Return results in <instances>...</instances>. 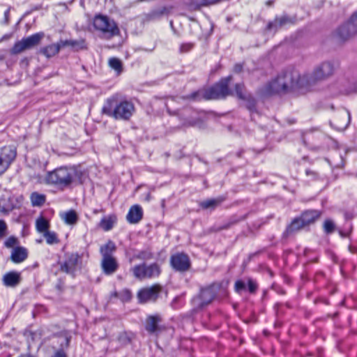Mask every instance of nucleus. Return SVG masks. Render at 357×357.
<instances>
[{
    "label": "nucleus",
    "mask_w": 357,
    "mask_h": 357,
    "mask_svg": "<svg viewBox=\"0 0 357 357\" xmlns=\"http://www.w3.org/2000/svg\"><path fill=\"white\" fill-rule=\"evenodd\" d=\"M301 75L296 70H289L279 74L261 89L264 96L305 91Z\"/></svg>",
    "instance_id": "f257e3e1"
},
{
    "label": "nucleus",
    "mask_w": 357,
    "mask_h": 357,
    "mask_svg": "<svg viewBox=\"0 0 357 357\" xmlns=\"http://www.w3.org/2000/svg\"><path fill=\"white\" fill-rule=\"evenodd\" d=\"M82 172L75 166H63L48 172L45 176V183L59 189L69 188L72 184L79 182Z\"/></svg>",
    "instance_id": "f03ea898"
},
{
    "label": "nucleus",
    "mask_w": 357,
    "mask_h": 357,
    "mask_svg": "<svg viewBox=\"0 0 357 357\" xmlns=\"http://www.w3.org/2000/svg\"><path fill=\"white\" fill-rule=\"evenodd\" d=\"M135 111L134 105L128 100L117 102L115 97L107 99L102 109V113L115 119L128 120Z\"/></svg>",
    "instance_id": "7ed1b4c3"
},
{
    "label": "nucleus",
    "mask_w": 357,
    "mask_h": 357,
    "mask_svg": "<svg viewBox=\"0 0 357 357\" xmlns=\"http://www.w3.org/2000/svg\"><path fill=\"white\" fill-rule=\"evenodd\" d=\"M231 78V76L223 78L208 89L194 92L188 98L194 100L197 99L199 96H202L206 100L225 98L227 96L232 94L228 88Z\"/></svg>",
    "instance_id": "20e7f679"
},
{
    "label": "nucleus",
    "mask_w": 357,
    "mask_h": 357,
    "mask_svg": "<svg viewBox=\"0 0 357 357\" xmlns=\"http://www.w3.org/2000/svg\"><path fill=\"white\" fill-rule=\"evenodd\" d=\"M335 70V66L331 61H324L318 66L310 74L301 75L305 91L315 84L318 81L325 79L331 76Z\"/></svg>",
    "instance_id": "39448f33"
},
{
    "label": "nucleus",
    "mask_w": 357,
    "mask_h": 357,
    "mask_svg": "<svg viewBox=\"0 0 357 357\" xmlns=\"http://www.w3.org/2000/svg\"><path fill=\"white\" fill-rule=\"evenodd\" d=\"M93 26L100 33V36L104 39L109 40L120 34V29L116 22L106 15H96L93 19Z\"/></svg>",
    "instance_id": "423d86ee"
},
{
    "label": "nucleus",
    "mask_w": 357,
    "mask_h": 357,
    "mask_svg": "<svg viewBox=\"0 0 357 357\" xmlns=\"http://www.w3.org/2000/svg\"><path fill=\"white\" fill-rule=\"evenodd\" d=\"M44 36L45 34L43 32H39L22 38L21 40L15 43L11 49V53L18 54L26 50H30L38 46Z\"/></svg>",
    "instance_id": "0eeeda50"
},
{
    "label": "nucleus",
    "mask_w": 357,
    "mask_h": 357,
    "mask_svg": "<svg viewBox=\"0 0 357 357\" xmlns=\"http://www.w3.org/2000/svg\"><path fill=\"white\" fill-rule=\"evenodd\" d=\"M134 276L139 280L151 278L159 275L160 267L156 264L146 266L144 264L137 265L132 268Z\"/></svg>",
    "instance_id": "6e6552de"
},
{
    "label": "nucleus",
    "mask_w": 357,
    "mask_h": 357,
    "mask_svg": "<svg viewBox=\"0 0 357 357\" xmlns=\"http://www.w3.org/2000/svg\"><path fill=\"white\" fill-rule=\"evenodd\" d=\"M16 150L10 146L0 149V176L3 174L16 158Z\"/></svg>",
    "instance_id": "1a4fd4ad"
},
{
    "label": "nucleus",
    "mask_w": 357,
    "mask_h": 357,
    "mask_svg": "<svg viewBox=\"0 0 357 357\" xmlns=\"http://www.w3.org/2000/svg\"><path fill=\"white\" fill-rule=\"evenodd\" d=\"M357 36V31L349 21L340 25L334 32L335 38L340 43H344Z\"/></svg>",
    "instance_id": "9d476101"
},
{
    "label": "nucleus",
    "mask_w": 357,
    "mask_h": 357,
    "mask_svg": "<svg viewBox=\"0 0 357 357\" xmlns=\"http://www.w3.org/2000/svg\"><path fill=\"white\" fill-rule=\"evenodd\" d=\"M81 257L77 253H72L66 256L65 261L61 264V271L74 275L75 273L80 268Z\"/></svg>",
    "instance_id": "9b49d317"
},
{
    "label": "nucleus",
    "mask_w": 357,
    "mask_h": 357,
    "mask_svg": "<svg viewBox=\"0 0 357 357\" xmlns=\"http://www.w3.org/2000/svg\"><path fill=\"white\" fill-rule=\"evenodd\" d=\"M215 293L213 287H208L201 290L199 294L192 299L194 305L198 308L209 304L214 298Z\"/></svg>",
    "instance_id": "f8f14e48"
},
{
    "label": "nucleus",
    "mask_w": 357,
    "mask_h": 357,
    "mask_svg": "<svg viewBox=\"0 0 357 357\" xmlns=\"http://www.w3.org/2000/svg\"><path fill=\"white\" fill-rule=\"evenodd\" d=\"M350 113L348 110H340L331 121V125L338 130H345L350 123Z\"/></svg>",
    "instance_id": "ddd939ff"
},
{
    "label": "nucleus",
    "mask_w": 357,
    "mask_h": 357,
    "mask_svg": "<svg viewBox=\"0 0 357 357\" xmlns=\"http://www.w3.org/2000/svg\"><path fill=\"white\" fill-rule=\"evenodd\" d=\"M171 264L172 267L180 272H185L190 267V261L188 255L179 253L172 256Z\"/></svg>",
    "instance_id": "4468645a"
},
{
    "label": "nucleus",
    "mask_w": 357,
    "mask_h": 357,
    "mask_svg": "<svg viewBox=\"0 0 357 357\" xmlns=\"http://www.w3.org/2000/svg\"><path fill=\"white\" fill-rule=\"evenodd\" d=\"M161 288L158 285H154L141 289L137 294L138 298L141 303L155 301L158 297Z\"/></svg>",
    "instance_id": "2eb2a0df"
},
{
    "label": "nucleus",
    "mask_w": 357,
    "mask_h": 357,
    "mask_svg": "<svg viewBox=\"0 0 357 357\" xmlns=\"http://www.w3.org/2000/svg\"><path fill=\"white\" fill-rule=\"evenodd\" d=\"M295 17H289L287 15H283L280 17H276L273 21L270 22L267 25V30L277 31L278 29L284 26L287 24H294Z\"/></svg>",
    "instance_id": "dca6fc26"
},
{
    "label": "nucleus",
    "mask_w": 357,
    "mask_h": 357,
    "mask_svg": "<svg viewBox=\"0 0 357 357\" xmlns=\"http://www.w3.org/2000/svg\"><path fill=\"white\" fill-rule=\"evenodd\" d=\"M142 216L143 211L142 207L139 205H134L130 208L126 219L128 222L136 224L142 220Z\"/></svg>",
    "instance_id": "f3484780"
},
{
    "label": "nucleus",
    "mask_w": 357,
    "mask_h": 357,
    "mask_svg": "<svg viewBox=\"0 0 357 357\" xmlns=\"http://www.w3.org/2000/svg\"><path fill=\"white\" fill-rule=\"evenodd\" d=\"M101 267L105 274L112 275L117 270L118 263L114 257L102 258Z\"/></svg>",
    "instance_id": "a211bd4d"
},
{
    "label": "nucleus",
    "mask_w": 357,
    "mask_h": 357,
    "mask_svg": "<svg viewBox=\"0 0 357 357\" xmlns=\"http://www.w3.org/2000/svg\"><path fill=\"white\" fill-rule=\"evenodd\" d=\"M28 256L27 250L23 247H16L11 252L10 259L15 263L24 261Z\"/></svg>",
    "instance_id": "6ab92c4d"
},
{
    "label": "nucleus",
    "mask_w": 357,
    "mask_h": 357,
    "mask_svg": "<svg viewBox=\"0 0 357 357\" xmlns=\"http://www.w3.org/2000/svg\"><path fill=\"white\" fill-rule=\"evenodd\" d=\"M321 213L317 210L306 211L301 215V218L306 226L314 223L319 217Z\"/></svg>",
    "instance_id": "aec40b11"
},
{
    "label": "nucleus",
    "mask_w": 357,
    "mask_h": 357,
    "mask_svg": "<svg viewBox=\"0 0 357 357\" xmlns=\"http://www.w3.org/2000/svg\"><path fill=\"white\" fill-rule=\"evenodd\" d=\"M3 281L7 287H15L20 282V275L17 272H9L4 275Z\"/></svg>",
    "instance_id": "412c9836"
},
{
    "label": "nucleus",
    "mask_w": 357,
    "mask_h": 357,
    "mask_svg": "<svg viewBox=\"0 0 357 357\" xmlns=\"http://www.w3.org/2000/svg\"><path fill=\"white\" fill-rule=\"evenodd\" d=\"M160 321V317L159 316H149L146 321V330L151 333L156 332L159 329L158 323Z\"/></svg>",
    "instance_id": "4be33fe9"
},
{
    "label": "nucleus",
    "mask_w": 357,
    "mask_h": 357,
    "mask_svg": "<svg viewBox=\"0 0 357 357\" xmlns=\"http://www.w3.org/2000/svg\"><path fill=\"white\" fill-rule=\"evenodd\" d=\"M60 51L59 46L57 43L47 45L41 48L40 52L45 56L47 58H51L57 54Z\"/></svg>",
    "instance_id": "5701e85b"
},
{
    "label": "nucleus",
    "mask_w": 357,
    "mask_h": 357,
    "mask_svg": "<svg viewBox=\"0 0 357 357\" xmlns=\"http://www.w3.org/2000/svg\"><path fill=\"white\" fill-rule=\"evenodd\" d=\"M116 246L114 243L109 241L105 245L100 247V253L102 258L113 257L112 254L115 251Z\"/></svg>",
    "instance_id": "b1692460"
},
{
    "label": "nucleus",
    "mask_w": 357,
    "mask_h": 357,
    "mask_svg": "<svg viewBox=\"0 0 357 357\" xmlns=\"http://www.w3.org/2000/svg\"><path fill=\"white\" fill-rule=\"evenodd\" d=\"M305 224L303 221L301 217L295 218L291 223V225L287 227V232H294L300 230L301 229L305 227Z\"/></svg>",
    "instance_id": "393cba45"
},
{
    "label": "nucleus",
    "mask_w": 357,
    "mask_h": 357,
    "mask_svg": "<svg viewBox=\"0 0 357 357\" xmlns=\"http://www.w3.org/2000/svg\"><path fill=\"white\" fill-rule=\"evenodd\" d=\"M223 201L222 198H217L213 199H208L201 202L200 206L204 209H213L220 204Z\"/></svg>",
    "instance_id": "a878e982"
},
{
    "label": "nucleus",
    "mask_w": 357,
    "mask_h": 357,
    "mask_svg": "<svg viewBox=\"0 0 357 357\" xmlns=\"http://www.w3.org/2000/svg\"><path fill=\"white\" fill-rule=\"evenodd\" d=\"M62 218L66 224L74 225L77 221V215L75 211H69L61 215Z\"/></svg>",
    "instance_id": "bb28decb"
},
{
    "label": "nucleus",
    "mask_w": 357,
    "mask_h": 357,
    "mask_svg": "<svg viewBox=\"0 0 357 357\" xmlns=\"http://www.w3.org/2000/svg\"><path fill=\"white\" fill-rule=\"evenodd\" d=\"M112 297L119 298L123 302H126L130 300L132 294L128 289H123L120 292L114 291L111 295Z\"/></svg>",
    "instance_id": "cd10ccee"
},
{
    "label": "nucleus",
    "mask_w": 357,
    "mask_h": 357,
    "mask_svg": "<svg viewBox=\"0 0 357 357\" xmlns=\"http://www.w3.org/2000/svg\"><path fill=\"white\" fill-rule=\"evenodd\" d=\"M36 226L38 231L45 234L48 231L50 225L47 220L41 217L36 220Z\"/></svg>",
    "instance_id": "c85d7f7f"
},
{
    "label": "nucleus",
    "mask_w": 357,
    "mask_h": 357,
    "mask_svg": "<svg viewBox=\"0 0 357 357\" xmlns=\"http://www.w3.org/2000/svg\"><path fill=\"white\" fill-rule=\"evenodd\" d=\"M116 222V218L110 216L109 218H105L102 219L100 225V227L105 230V231H109L110 230Z\"/></svg>",
    "instance_id": "c756f323"
},
{
    "label": "nucleus",
    "mask_w": 357,
    "mask_h": 357,
    "mask_svg": "<svg viewBox=\"0 0 357 357\" xmlns=\"http://www.w3.org/2000/svg\"><path fill=\"white\" fill-rule=\"evenodd\" d=\"M31 201L33 206H42L45 202V196L38 192H33L31 195Z\"/></svg>",
    "instance_id": "7c9ffc66"
},
{
    "label": "nucleus",
    "mask_w": 357,
    "mask_h": 357,
    "mask_svg": "<svg viewBox=\"0 0 357 357\" xmlns=\"http://www.w3.org/2000/svg\"><path fill=\"white\" fill-rule=\"evenodd\" d=\"M165 10V9L161 10H154L150 13L144 15L143 22H149L160 18L164 14Z\"/></svg>",
    "instance_id": "2f4dec72"
},
{
    "label": "nucleus",
    "mask_w": 357,
    "mask_h": 357,
    "mask_svg": "<svg viewBox=\"0 0 357 357\" xmlns=\"http://www.w3.org/2000/svg\"><path fill=\"white\" fill-rule=\"evenodd\" d=\"M109 65L112 69L115 70L118 73H120L122 70L121 61L117 58L109 59Z\"/></svg>",
    "instance_id": "473e14b6"
},
{
    "label": "nucleus",
    "mask_w": 357,
    "mask_h": 357,
    "mask_svg": "<svg viewBox=\"0 0 357 357\" xmlns=\"http://www.w3.org/2000/svg\"><path fill=\"white\" fill-rule=\"evenodd\" d=\"M323 227L324 231L328 234L333 233L335 229V225L331 219L326 220L324 222Z\"/></svg>",
    "instance_id": "72a5a7b5"
},
{
    "label": "nucleus",
    "mask_w": 357,
    "mask_h": 357,
    "mask_svg": "<svg viewBox=\"0 0 357 357\" xmlns=\"http://www.w3.org/2000/svg\"><path fill=\"white\" fill-rule=\"evenodd\" d=\"M44 236L48 244H54L57 243L59 242L56 235L54 232L47 231L44 234Z\"/></svg>",
    "instance_id": "f704fd0d"
},
{
    "label": "nucleus",
    "mask_w": 357,
    "mask_h": 357,
    "mask_svg": "<svg viewBox=\"0 0 357 357\" xmlns=\"http://www.w3.org/2000/svg\"><path fill=\"white\" fill-rule=\"evenodd\" d=\"M70 47L76 51L86 48L85 41L84 40H72Z\"/></svg>",
    "instance_id": "c9c22d12"
},
{
    "label": "nucleus",
    "mask_w": 357,
    "mask_h": 357,
    "mask_svg": "<svg viewBox=\"0 0 357 357\" xmlns=\"http://www.w3.org/2000/svg\"><path fill=\"white\" fill-rule=\"evenodd\" d=\"M136 257L139 259L147 260L153 258V254L149 250H143L139 252Z\"/></svg>",
    "instance_id": "e433bc0d"
},
{
    "label": "nucleus",
    "mask_w": 357,
    "mask_h": 357,
    "mask_svg": "<svg viewBox=\"0 0 357 357\" xmlns=\"http://www.w3.org/2000/svg\"><path fill=\"white\" fill-rule=\"evenodd\" d=\"M18 240L15 236H10L8 238V239L5 241L4 245L8 248H13L14 246L17 245L18 244Z\"/></svg>",
    "instance_id": "4c0bfd02"
},
{
    "label": "nucleus",
    "mask_w": 357,
    "mask_h": 357,
    "mask_svg": "<svg viewBox=\"0 0 357 357\" xmlns=\"http://www.w3.org/2000/svg\"><path fill=\"white\" fill-rule=\"evenodd\" d=\"M243 89L244 86L243 84H236L235 86V92L240 99L245 98V96L243 93Z\"/></svg>",
    "instance_id": "58836bf2"
},
{
    "label": "nucleus",
    "mask_w": 357,
    "mask_h": 357,
    "mask_svg": "<svg viewBox=\"0 0 357 357\" xmlns=\"http://www.w3.org/2000/svg\"><path fill=\"white\" fill-rule=\"evenodd\" d=\"M194 45L191 43H183L180 46L179 51L181 53H186L191 50Z\"/></svg>",
    "instance_id": "ea45409f"
},
{
    "label": "nucleus",
    "mask_w": 357,
    "mask_h": 357,
    "mask_svg": "<svg viewBox=\"0 0 357 357\" xmlns=\"http://www.w3.org/2000/svg\"><path fill=\"white\" fill-rule=\"evenodd\" d=\"M246 288V285L244 282L241 280H237L235 282V290L236 292L240 293L242 291L245 290Z\"/></svg>",
    "instance_id": "a19ab883"
},
{
    "label": "nucleus",
    "mask_w": 357,
    "mask_h": 357,
    "mask_svg": "<svg viewBox=\"0 0 357 357\" xmlns=\"http://www.w3.org/2000/svg\"><path fill=\"white\" fill-rule=\"evenodd\" d=\"M7 233V225L6 222L0 220V238H2L6 235Z\"/></svg>",
    "instance_id": "79ce46f5"
},
{
    "label": "nucleus",
    "mask_w": 357,
    "mask_h": 357,
    "mask_svg": "<svg viewBox=\"0 0 357 357\" xmlns=\"http://www.w3.org/2000/svg\"><path fill=\"white\" fill-rule=\"evenodd\" d=\"M72 40H60L57 43L58 45L59 46L60 50L61 48H63L65 47H68L71 45Z\"/></svg>",
    "instance_id": "37998d69"
},
{
    "label": "nucleus",
    "mask_w": 357,
    "mask_h": 357,
    "mask_svg": "<svg viewBox=\"0 0 357 357\" xmlns=\"http://www.w3.org/2000/svg\"><path fill=\"white\" fill-rule=\"evenodd\" d=\"M248 288L250 293H254L257 289V284L252 280H249Z\"/></svg>",
    "instance_id": "c03bdc74"
},
{
    "label": "nucleus",
    "mask_w": 357,
    "mask_h": 357,
    "mask_svg": "<svg viewBox=\"0 0 357 357\" xmlns=\"http://www.w3.org/2000/svg\"><path fill=\"white\" fill-rule=\"evenodd\" d=\"M52 357H68L66 353L63 349L57 350Z\"/></svg>",
    "instance_id": "a18cd8bd"
},
{
    "label": "nucleus",
    "mask_w": 357,
    "mask_h": 357,
    "mask_svg": "<svg viewBox=\"0 0 357 357\" xmlns=\"http://www.w3.org/2000/svg\"><path fill=\"white\" fill-rule=\"evenodd\" d=\"M197 123V121L194 119H188L185 121L183 123L184 126H195Z\"/></svg>",
    "instance_id": "49530a36"
},
{
    "label": "nucleus",
    "mask_w": 357,
    "mask_h": 357,
    "mask_svg": "<svg viewBox=\"0 0 357 357\" xmlns=\"http://www.w3.org/2000/svg\"><path fill=\"white\" fill-rule=\"evenodd\" d=\"M234 70L236 73H239L243 70V66L241 64H236L234 68Z\"/></svg>",
    "instance_id": "de8ad7c7"
},
{
    "label": "nucleus",
    "mask_w": 357,
    "mask_h": 357,
    "mask_svg": "<svg viewBox=\"0 0 357 357\" xmlns=\"http://www.w3.org/2000/svg\"><path fill=\"white\" fill-rule=\"evenodd\" d=\"M9 12H10V10L8 9L4 13V20H5V23L6 24H8V22H9Z\"/></svg>",
    "instance_id": "09e8293b"
},
{
    "label": "nucleus",
    "mask_w": 357,
    "mask_h": 357,
    "mask_svg": "<svg viewBox=\"0 0 357 357\" xmlns=\"http://www.w3.org/2000/svg\"><path fill=\"white\" fill-rule=\"evenodd\" d=\"M306 174H307V175L314 174V172H312V171H310V170H309V169H307V170H306Z\"/></svg>",
    "instance_id": "8fccbe9b"
},
{
    "label": "nucleus",
    "mask_w": 357,
    "mask_h": 357,
    "mask_svg": "<svg viewBox=\"0 0 357 357\" xmlns=\"http://www.w3.org/2000/svg\"><path fill=\"white\" fill-rule=\"evenodd\" d=\"M340 234L342 237H346L347 235L342 231H340Z\"/></svg>",
    "instance_id": "3c124183"
},
{
    "label": "nucleus",
    "mask_w": 357,
    "mask_h": 357,
    "mask_svg": "<svg viewBox=\"0 0 357 357\" xmlns=\"http://www.w3.org/2000/svg\"><path fill=\"white\" fill-rule=\"evenodd\" d=\"M252 107H254V104L253 103H250L249 105V106H248L249 109L252 110Z\"/></svg>",
    "instance_id": "603ef678"
},
{
    "label": "nucleus",
    "mask_w": 357,
    "mask_h": 357,
    "mask_svg": "<svg viewBox=\"0 0 357 357\" xmlns=\"http://www.w3.org/2000/svg\"><path fill=\"white\" fill-rule=\"evenodd\" d=\"M146 199H147L148 201L150 199V195H149V194L147 195Z\"/></svg>",
    "instance_id": "864d4df0"
},
{
    "label": "nucleus",
    "mask_w": 357,
    "mask_h": 357,
    "mask_svg": "<svg viewBox=\"0 0 357 357\" xmlns=\"http://www.w3.org/2000/svg\"><path fill=\"white\" fill-rule=\"evenodd\" d=\"M356 91H357V82H356Z\"/></svg>",
    "instance_id": "5fc2aeb1"
}]
</instances>
